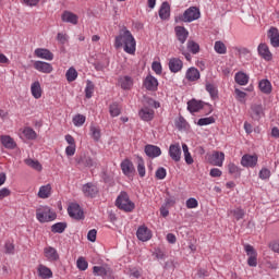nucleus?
<instances>
[{
	"mask_svg": "<svg viewBox=\"0 0 279 279\" xmlns=\"http://www.w3.org/2000/svg\"><path fill=\"white\" fill-rule=\"evenodd\" d=\"M114 47L116 49H121V47H123L125 53L134 56V53H136V39H134L132 33L124 27L116 37Z\"/></svg>",
	"mask_w": 279,
	"mask_h": 279,
	"instance_id": "1",
	"label": "nucleus"
},
{
	"mask_svg": "<svg viewBox=\"0 0 279 279\" xmlns=\"http://www.w3.org/2000/svg\"><path fill=\"white\" fill-rule=\"evenodd\" d=\"M57 217L56 211L51 210L49 206H41L36 209V219L39 223H49V221H54Z\"/></svg>",
	"mask_w": 279,
	"mask_h": 279,
	"instance_id": "2",
	"label": "nucleus"
},
{
	"mask_svg": "<svg viewBox=\"0 0 279 279\" xmlns=\"http://www.w3.org/2000/svg\"><path fill=\"white\" fill-rule=\"evenodd\" d=\"M116 206L120 210H124V213H132V210L136 208V205L130 199V195H128L126 192L120 193V195L117 197Z\"/></svg>",
	"mask_w": 279,
	"mask_h": 279,
	"instance_id": "3",
	"label": "nucleus"
},
{
	"mask_svg": "<svg viewBox=\"0 0 279 279\" xmlns=\"http://www.w3.org/2000/svg\"><path fill=\"white\" fill-rule=\"evenodd\" d=\"M199 16H202L199 9H197V7H191L179 16V21H182L183 23H193V21H197Z\"/></svg>",
	"mask_w": 279,
	"mask_h": 279,
	"instance_id": "4",
	"label": "nucleus"
},
{
	"mask_svg": "<svg viewBox=\"0 0 279 279\" xmlns=\"http://www.w3.org/2000/svg\"><path fill=\"white\" fill-rule=\"evenodd\" d=\"M244 251L246 255L248 256L247 265L248 267H257L258 265V253L254 248V246L250 244L244 245Z\"/></svg>",
	"mask_w": 279,
	"mask_h": 279,
	"instance_id": "5",
	"label": "nucleus"
},
{
	"mask_svg": "<svg viewBox=\"0 0 279 279\" xmlns=\"http://www.w3.org/2000/svg\"><path fill=\"white\" fill-rule=\"evenodd\" d=\"M93 274L94 276H101L104 279H114L112 268L108 266H94Z\"/></svg>",
	"mask_w": 279,
	"mask_h": 279,
	"instance_id": "6",
	"label": "nucleus"
},
{
	"mask_svg": "<svg viewBox=\"0 0 279 279\" xmlns=\"http://www.w3.org/2000/svg\"><path fill=\"white\" fill-rule=\"evenodd\" d=\"M253 121H260L265 117V108L260 104H253L250 111Z\"/></svg>",
	"mask_w": 279,
	"mask_h": 279,
	"instance_id": "7",
	"label": "nucleus"
},
{
	"mask_svg": "<svg viewBox=\"0 0 279 279\" xmlns=\"http://www.w3.org/2000/svg\"><path fill=\"white\" fill-rule=\"evenodd\" d=\"M68 214L72 219H84V211H82V207H80V204L72 203L68 207Z\"/></svg>",
	"mask_w": 279,
	"mask_h": 279,
	"instance_id": "8",
	"label": "nucleus"
},
{
	"mask_svg": "<svg viewBox=\"0 0 279 279\" xmlns=\"http://www.w3.org/2000/svg\"><path fill=\"white\" fill-rule=\"evenodd\" d=\"M209 163L214 167H223V160H226V154L221 151H214L213 155L209 156Z\"/></svg>",
	"mask_w": 279,
	"mask_h": 279,
	"instance_id": "9",
	"label": "nucleus"
},
{
	"mask_svg": "<svg viewBox=\"0 0 279 279\" xmlns=\"http://www.w3.org/2000/svg\"><path fill=\"white\" fill-rule=\"evenodd\" d=\"M121 170L124 173V175H134L136 172V169L134 168V163L130 159H124L121 165Z\"/></svg>",
	"mask_w": 279,
	"mask_h": 279,
	"instance_id": "10",
	"label": "nucleus"
},
{
	"mask_svg": "<svg viewBox=\"0 0 279 279\" xmlns=\"http://www.w3.org/2000/svg\"><path fill=\"white\" fill-rule=\"evenodd\" d=\"M44 254L47 260H50V263H56V260H60V255L58 254V250H56L53 246L45 247Z\"/></svg>",
	"mask_w": 279,
	"mask_h": 279,
	"instance_id": "11",
	"label": "nucleus"
},
{
	"mask_svg": "<svg viewBox=\"0 0 279 279\" xmlns=\"http://www.w3.org/2000/svg\"><path fill=\"white\" fill-rule=\"evenodd\" d=\"M169 156L174 160V162H180L182 156V148L180 147V144L170 145Z\"/></svg>",
	"mask_w": 279,
	"mask_h": 279,
	"instance_id": "12",
	"label": "nucleus"
},
{
	"mask_svg": "<svg viewBox=\"0 0 279 279\" xmlns=\"http://www.w3.org/2000/svg\"><path fill=\"white\" fill-rule=\"evenodd\" d=\"M118 84L122 90H130V88L134 86V80H132V76L129 75L120 76L118 78Z\"/></svg>",
	"mask_w": 279,
	"mask_h": 279,
	"instance_id": "13",
	"label": "nucleus"
},
{
	"mask_svg": "<svg viewBox=\"0 0 279 279\" xmlns=\"http://www.w3.org/2000/svg\"><path fill=\"white\" fill-rule=\"evenodd\" d=\"M258 163V156L256 155H244L241 159L242 167H256Z\"/></svg>",
	"mask_w": 279,
	"mask_h": 279,
	"instance_id": "14",
	"label": "nucleus"
},
{
	"mask_svg": "<svg viewBox=\"0 0 279 279\" xmlns=\"http://www.w3.org/2000/svg\"><path fill=\"white\" fill-rule=\"evenodd\" d=\"M77 165H83L84 167H97V159L83 155L76 159Z\"/></svg>",
	"mask_w": 279,
	"mask_h": 279,
	"instance_id": "15",
	"label": "nucleus"
},
{
	"mask_svg": "<svg viewBox=\"0 0 279 279\" xmlns=\"http://www.w3.org/2000/svg\"><path fill=\"white\" fill-rule=\"evenodd\" d=\"M34 69L39 73H51L53 71V66L45 61H35Z\"/></svg>",
	"mask_w": 279,
	"mask_h": 279,
	"instance_id": "16",
	"label": "nucleus"
},
{
	"mask_svg": "<svg viewBox=\"0 0 279 279\" xmlns=\"http://www.w3.org/2000/svg\"><path fill=\"white\" fill-rule=\"evenodd\" d=\"M83 193L85 197H95V195L99 193V189H97V185L93 183H87L83 185Z\"/></svg>",
	"mask_w": 279,
	"mask_h": 279,
	"instance_id": "17",
	"label": "nucleus"
},
{
	"mask_svg": "<svg viewBox=\"0 0 279 279\" xmlns=\"http://www.w3.org/2000/svg\"><path fill=\"white\" fill-rule=\"evenodd\" d=\"M145 154L148 156V158H158L160 154H162V150H160V147L154 146V145H146L145 146Z\"/></svg>",
	"mask_w": 279,
	"mask_h": 279,
	"instance_id": "18",
	"label": "nucleus"
},
{
	"mask_svg": "<svg viewBox=\"0 0 279 279\" xmlns=\"http://www.w3.org/2000/svg\"><path fill=\"white\" fill-rule=\"evenodd\" d=\"M174 32L179 43H181V45H184V43H186V38H189V31H186V28L183 26H177L174 28Z\"/></svg>",
	"mask_w": 279,
	"mask_h": 279,
	"instance_id": "19",
	"label": "nucleus"
},
{
	"mask_svg": "<svg viewBox=\"0 0 279 279\" xmlns=\"http://www.w3.org/2000/svg\"><path fill=\"white\" fill-rule=\"evenodd\" d=\"M268 38L270 40V45L272 47L278 48L279 47V32L276 27H270L268 31Z\"/></svg>",
	"mask_w": 279,
	"mask_h": 279,
	"instance_id": "20",
	"label": "nucleus"
},
{
	"mask_svg": "<svg viewBox=\"0 0 279 279\" xmlns=\"http://www.w3.org/2000/svg\"><path fill=\"white\" fill-rule=\"evenodd\" d=\"M136 236L140 241H149L151 239V231L147 227H140L136 232Z\"/></svg>",
	"mask_w": 279,
	"mask_h": 279,
	"instance_id": "21",
	"label": "nucleus"
},
{
	"mask_svg": "<svg viewBox=\"0 0 279 279\" xmlns=\"http://www.w3.org/2000/svg\"><path fill=\"white\" fill-rule=\"evenodd\" d=\"M257 51L264 60H267L268 62L271 60L272 54L271 51H269V46H267V44H259Z\"/></svg>",
	"mask_w": 279,
	"mask_h": 279,
	"instance_id": "22",
	"label": "nucleus"
},
{
	"mask_svg": "<svg viewBox=\"0 0 279 279\" xmlns=\"http://www.w3.org/2000/svg\"><path fill=\"white\" fill-rule=\"evenodd\" d=\"M171 16V5H169V2H162L160 9H159V17L162 21H167Z\"/></svg>",
	"mask_w": 279,
	"mask_h": 279,
	"instance_id": "23",
	"label": "nucleus"
},
{
	"mask_svg": "<svg viewBox=\"0 0 279 279\" xmlns=\"http://www.w3.org/2000/svg\"><path fill=\"white\" fill-rule=\"evenodd\" d=\"M36 58H41V60H53V54L49 51V49L37 48L35 49Z\"/></svg>",
	"mask_w": 279,
	"mask_h": 279,
	"instance_id": "24",
	"label": "nucleus"
},
{
	"mask_svg": "<svg viewBox=\"0 0 279 279\" xmlns=\"http://www.w3.org/2000/svg\"><path fill=\"white\" fill-rule=\"evenodd\" d=\"M61 19L63 23H72V25H77L78 17L71 11H64Z\"/></svg>",
	"mask_w": 279,
	"mask_h": 279,
	"instance_id": "25",
	"label": "nucleus"
},
{
	"mask_svg": "<svg viewBox=\"0 0 279 279\" xmlns=\"http://www.w3.org/2000/svg\"><path fill=\"white\" fill-rule=\"evenodd\" d=\"M182 60H180L179 58H172L169 61V69L172 73H178V71H182Z\"/></svg>",
	"mask_w": 279,
	"mask_h": 279,
	"instance_id": "26",
	"label": "nucleus"
},
{
	"mask_svg": "<svg viewBox=\"0 0 279 279\" xmlns=\"http://www.w3.org/2000/svg\"><path fill=\"white\" fill-rule=\"evenodd\" d=\"M144 86L147 90H156L158 88V80L154 76H147L144 81Z\"/></svg>",
	"mask_w": 279,
	"mask_h": 279,
	"instance_id": "27",
	"label": "nucleus"
},
{
	"mask_svg": "<svg viewBox=\"0 0 279 279\" xmlns=\"http://www.w3.org/2000/svg\"><path fill=\"white\" fill-rule=\"evenodd\" d=\"M31 92L35 99H40L43 97V87H40V82H34L31 86Z\"/></svg>",
	"mask_w": 279,
	"mask_h": 279,
	"instance_id": "28",
	"label": "nucleus"
},
{
	"mask_svg": "<svg viewBox=\"0 0 279 279\" xmlns=\"http://www.w3.org/2000/svg\"><path fill=\"white\" fill-rule=\"evenodd\" d=\"M140 117L143 121H151L154 119V109L144 107L140 110Z\"/></svg>",
	"mask_w": 279,
	"mask_h": 279,
	"instance_id": "29",
	"label": "nucleus"
},
{
	"mask_svg": "<svg viewBox=\"0 0 279 279\" xmlns=\"http://www.w3.org/2000/svg\"><path fill=\"white\" fill-rule=\"evenodd\" d=\"M202 108H204V105H202V101H197L195 99L187 101V110L190 112H199Z\"/></svg>",
	"mask_w": 279,
	"mask_h": 279,
	"instance_id": "30",
	"label": "nucleus"
},
{
	"mask_svg": "<svg viewBox=\"0 0 279 279\" xmlns=\"http://www.w3.org/2000/svg\"><path fill=\"white\" fill-rule=\"evenodd\" d=\"M185 77L189 80V82H197V80H199V70L190 68L186 71Z\"/></svg>",
	"mask_w": 279,
	"mask_h": 279,
	"instance_id": "31",
	"label": "nucleus"
},
{
	"mask_svg": "<svg viewBox=\"0 0 279 279\" xmlns=\"http://www.w3.org/2000/svg\"><path fill=\"white\" fill-rule=\"evenodd\" d=\"M1 143L5 149H14V147H16V143L10 135L1 136Z\"/></svg>",
	"mask_w": 279,
	"mask_h": 279,
	"instance_id": "32",
	"label": "nucleus"
},
{
	"mask_svg": "<svg viewBox=\"0 0 279 279\" xmlns=\"http://www.w3.org/2000/svg\"><path fill=\"white\" fill-rule=\"evenodd\" d=\"M259 90L264 93V95H270L271 93V82L269 80H262L258 84Z\"/></svg>",
	"mask_w": 279,
	"mask_h": 279,
	"instance_id": "33",
	"label": "nucleus"
},
{
	"mask_svg": "<svg viewBox=\"0 0 279 279\" xmlns=\"http://www.w3.org/2000/svg\"><path fill=\"white\" fill-rule=\"evenodd\" d=\"M25 165L27 167H31V169H34L35 171H43V165H40V161L32 158H27L24 160Z\"/></svg>",
	"mask_w": 279,
	"mask_h": 279,
	"instance_id": "34",
	"label": "nucleus"
},
{
	"mask_svg": "<svg viewBox=\"0 0 279 279\" xmlns=\"http://www.w3.org/2000/svg\"><path fill=\"white\" fill-rule=\"evenodd\" d=\"M50 195H51V184L43 185L39 189L38 197H40V199H47V197H49Z\"/></svg>",
	"mask_w": 279,
	"mask_h": 279,
	"instance_id": "35",
	"label": "nucleus"
},
{
	"mask_svg": "<svg viewBox=\"0 0 279 279\" xmlns=\"http://www.w3.org/2000/svg\"><path fill=\"white\" fill-rule=\"evenodd\" d=\"M235 82L240 86H245L247 84V82H250V76H247V74H245L243 72H238L235 74Z\"/></svg>",
	"mask_w": 279,
	"mask_h": 279,
	"instance_id": "36",
	"label": "nucleus"
},
{
	"mask_svg": "<svg viewBox=\"0 0 279 279\" xmlns=\"http://www.w3.org/2000/svg\"><path fill=\"white\" fill-rule=\"evenodd\" d=\"M38 275L40 276V278L47 279L51 278V276H53V272H51V269H49L47 266L39 265Z\"/></svg>",
	"mask_w": 279,
	"mask_h": 279,
	"instance_id": "37",
	"label": "nucleus"
},
{
	"mask_svg": "<svg viewBox=\"0 0 279 279\" xmlns=\"http://www.w3.org/2000/svg\"><path fill=\"white\" fill-rule=\"evenodd\" d=\"M66 230V222H57L51 226V232L54 234H62Z\"/></svg>",
	"mask_w": 279,
	"mask_h": 279,
	"instance_id": "38",
	"label": "nucleus"
},
{
	"mask_svg": "<svg viewBox=\"0 0 279 279\" xmlns=\"http://www.w3.org/2000/svg\"><path fill=\"white\" fill-rule=\"evenodd\" d=\"M214 49L216 53H219L220 56L226 54L228 51V48L226 47V44H223V41H216Z\"/></svg>",
	"mask_w": 279,
	"mask_h": 279,
	"instance_id": "39",
	"label": "nucleus"
},
{
	"mask_svg": "<svg viewBox=\"0 0 279 279\" xmlns=\"http://www.w3.org/2000/svg\"><path fill=\"white\" fill-rule=\"evenodd\" d=\"M137 172L140 178H145V160L137 156Z\"/></svg>",
	"mask_w": 279,
	"mask_h": 279,
	"instance_id": "40",
	"label": "nucleus"
},
{
	"mask_svg": "<svg viewBox=\"0 0 279 279\" xmlns=\"http://www.w3.org/2000/svg\"><path fill=\"white\" fill-rule=\"evenodd\" d=\"M65 77L68 82H75L77 80V70L70 68L65 73Z\"/></svg>",
	"mask_w": 279,
	"mask_h": 279,
	"instance_id": "41",
	"label": "nucleus"
},
{
	"mask_svg": "<svg viewBox=\"0 0 279 279\" xmlns=\"http://www.w3.org/2000/svg\"><path fill=\"white\" fill-rule=\"evenodd\" d=\"M109 112L111 117H119L121 114V106L118 102H113L109 106Z\"/></svg>",
	"mask_w": 279,
	"mask_h": 279,
	"instance_id": "42",
	"label": "nucleus"
},
{
	"mask_svg": "<svg viewBox=\"0 0 279 279\" xmlns=\"http://www.w3.org/2000/svg\"><path fill=\"white\" fill-rule=\"evenodd\" d=\"M94 90H95V84H93V81H87L86 88H85V96L87 99H90V97H93Z\"/></svg>",
	"mask_w": 279,
	"mask_h": 279,
	"instance_id": "43",
	"label": "nucleus"
},
{
	"mask_svg": "<svg viewBox=\"0 0 279 279\" xmlns=\"http://www.w3.org/2000/svg\"><path fill=\"white\" fill-rule=\"evenodd\" d=\"M187 49L191 51V53H199V44L195 43L194 40H189Z\"/></svg>",
	"mask_w": 279,
	"mask_h": 279,
	"instance_id": "44",
	"label": "nucleus"
},
{
	"mask_svg": "<svg viewBox=\"0 0 279 279\" xmlns=\"http://www.w3.org/2000/svg\"><path fill=\"white\" fill-rule=\"evenodd\" d=\"M228 169H229V173L231 175H234V178H239L241 175V170L239 169V167H236V165L229 163Z\"/></svg>",
	"mask_w": 279,
	"mask_h": 279,
	"instance_id": "45",
	"label": "nucleus"
},
{
	"mask_svg": "<svg viewBox=\"0 0 279 279\" xmlns=\"http://www.w3.org/2000/svg\"><path fill=\"white\" fill-rule=\"evenodd\" d=\"M23 134L26 138H28V141H34V138H36V131H34L32 128L24 129Z\"/></svg>",
	"mask_w": 279,
	"mask_h": 279,
	"instance_id": "46",
	"label": "nucleus"
},
{
	"mask_svg": "<svg viewBox=\"0 0 279 279\" xmlns=\"http://www.w3.org/2000/svg\"><path fill=\"white\" fill-rule=\"evenodd\" d=\"M77 268L81 271H86L88 269V262L84 257H80L76 262Z\"/></svg>",
	"mask_w": 279,
	"mask_h": 279,
	"instance_id": "47",
	"label": "nucleus"
},
{
	"mask_svg": "<svg viewBox=\"0 0 279 279\" xmlns=\"http://www.w3.org/2000/svg\"><path fill=\"white\" fill-rule=\"evenodd\" d=\"M231 214L236 219V221H239L245 217V210H243L241 208H235V209L231 210Z\"/></svg>",
	"mask_w": 279,
	"mask_h": 279,
	"instance_id": "48",
	"label": "nucleus"
},
{
	"mask_svg": "<svg viewBox=\"0 0 279 279\" xmlns=\"http://www.w3.org/2000/svg\"><path fill=\"white\" fill-rule=\"evenodd\" d=\"M206 90L209 93L210 97L215 99L217 97V87L210 83H206Z\"/></svg>",
	"mask_w": 279,
	"mask_h": 279,
	"instance_id": "49",
	"label": "nucleus"
},
{
	"mask_svg": "<svg viewBox=\"0 0 279 279\" xmlns=\"http://www.w3.org/2000/svg\"><path fill=\"white\" fill-rule=\"evenodd\" d=\"M73 123L74 125H76V128L82 126L83 123H86V117L82 116V114H76L73 118Z\"/></svg>",
	"mask_w": 279,
	"mask_h": 279,
	"instance_id": "50",
	"label": "nucleus"
},
{
	"mask_svg": "<svg viewBox=\"0 0 279 279\" xmlns=\"http://www.w3.org/2000/svg\"><path fill=\"white\" fill-rule=\"evenodd\" d=\"M215 123V118L209 117V118H201L197 122V125L204 126V125H210Z\"/></svg>",
	"mask_w": 279,
	"mask_h": 279,
	"instance_id": "51",
	"label": "nucleus"
},
{
	"mask_svg": "<svg viewBox=\"0 0 279 279\" xmlns=\"http://www.w3.org/2000/svg\"><path fill=\"white\" fill-rule=\"evenodd\" d=\"M153 256H155L157 260H165V258H167V254L160 248H155Z\"/></svg>",
	"mask_w": 279,
	"mask_h": 279,
	"instance_id": "52",
	"label": "nucleus"
},
{
	"mask_svg": "<svg viewBox=\"0 0 279 279\" xmlns=\"http://www.w3.org/2000/svg\"><path fill=\"white\" fill-rule=\"evenodd\" d=\"M90 133L94 141H99L101 138V131L96 126H90Z\"/></svg>",
	"mask_w": 279,
	"mask_h": 279,
	"instance_id": "53",
	"label": "nucleus"
},
{
	"mask_svg": "<svg viewBox=\"0 0 279 279\" xmlns=\"http://www.w3.org/2000/svg\"><path fill=\"white\" fill-rule=\"evenodd\" d=\"M156 178L157 180H165L167 178V169L160 167L156 171Z\"/></svg>",
	"mask_w": 279,
	"mask_h": 279,
	"instance_id": "54",
	"label": "nucleus"
},
{
	"mask_svg": "<svg viewBox=\"0 0 279 279\" xmlns=\"http://www.w3.org/2000/svg\"><path fill=\"white\" fill-rule=\"evenodd\" d=\"M233 49L238 52L239 58H241V56H248L250 53V49L245 47H234Z\"/></svg>",
	"mask_w": 279,
	"mask_h": 279,
	"instance_id": "55",
	"label": "nucleus"
},
{
	"mask_svg": "<svg viewBox=\"0 0 279 279\" xmlns=\"http://www.w3.org/2000/svg\"><path fill=\"white\" fill-rule=\"evenodd\" d=\"M175 128H178V130H184V128H186V120H184L183 117H180V118L175 121Z\"/></svg>",
	"mask_w": 279,
	"mask_h": 279,
	"instance_id": "56",
	"label": "nucleus"
},
{
	"mask_svg": "<svg viewBox=\"0 0 279 279\" xmlns=\"http://www.w3.org/2000/svg\"><path fill=\"white\" fill-rule=\"evenodd\" d=\"M269 175H271V171H269V169H267V168H263V169L259 171V178H260V180H267V179H269Z\"/></svg>",
	"mask_w": 279,
	"mask_h": 279,
	"instance_id": "57",
	"label": "nucleus"
},
{
	"mask_svg": "<svg viewBox=\"0 0 279 279\" xmlns=\"http://www.w3.org/2000/svg\"><path fill=\"white\" fill-rule=\"evenodd\" d=\"M151 69L153 71H155V73H157V75H160V73H162V65L158 61L153 62Z\"/></svg>",
	"mask_w": 279,
	"mask_h": 279,
	"instance_id": "58",
	"label": "nucleus"
},
{
	"mask_svg": "<svg viewBox=\"0 0 279 279\" xmlns=\"http://www.w3.org/2000/svg\"><path fill=\"white\" fill-rule=\"evenodd\" d=\"M87 239L92 242L95 243L97 241V231L95 229H92L87 233Z\"/></svg>",
	"mask_w": 279,
	"mask_h": 279,
	"instance_id": "59",
	"label": "nucleus"
},
{
	"mask_svg": "<svg viewBox=\"0 0 279 279\" xmlns=\"http://www.w3.org/2000/svg\"><path fill=\"white\" fill-rule=\"evenodd\" d=\"M12 192L8 187H3L0 190V199H4V197H10Z\"/></svg>",
	"mask_w": 279,
	"mask_h": 279,
	"instance_id": "60",
	"label": "nucleus"
},
{
	"mask_svg": "<svg viewBox=\"0 0 279 279\" xmlns=\"http://www.w3.org/2000/svg\"><path fill=\"white\" fill-rule=\"evenodd\" d=\"M197 206L198 203L195 198L192 197L186 201V208H197Z\"/></svg>",
	"mask_w": 279,
	"mask_h": 279,
	"instance_id": "61",
	"label": "nucleus"
},
{
	"mask_svg": "<svg viewBox=\"0 0 279 279\" xmlns=\"http://www.w3.org/2000/svg\"><path fill=\"white\" fill-rule=\"evenodd\" d=\"M235 95L236 99L243 102L247 94H245V92H241L239 88H235Z\"/></svg>",
	"mask_w": 279,
	"mask_h": 279,
	"instance_id": "62",
	"label": "nucleus"
},
{
	"mask_svg": "<svg viewBox=\"0 0 279 279\" xmlns=\"http://www.w3.org/2000/svg\"><path fill=\"white\" fill-rule=\"evenodd\" d=\"M209 175L211 178H221V170H219V168H214L210 170Z\"/></svg>",
	"mask_w": 279,
	"mask_h": 279,
	"instance_id": "63",
	"label": "nucleus"
},
{
	"mask_svg": "<svg viewBox=\"0 0 279 279\" xmlns=\"http://www.w3.org/2000/svg\"><path fill=\"white\" fill-rule=\"evenodd\" d=\"M269 247L272 250V252L279 254V240L270 243Z\"/></svg>",
	"mask_w": 279,
	"mask_h": 279,
	"instance_id": "64",
	"label": "nucleus"
}]
</instances>
